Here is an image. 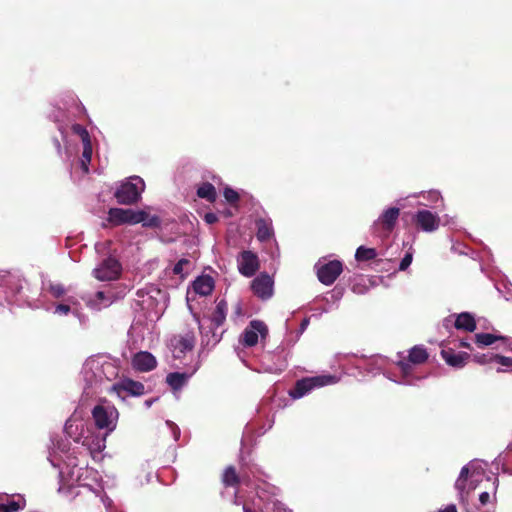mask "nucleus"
Segmentation results:
<instances>
[{
  "label": "nucleus",
  "mask_w": 512,
  "mask_h": 512,
  "mask_svg": "<svg viewBox=\"0 0 512 512\" xmlns=\"http://www.w3.org/2000/svg\"><path fill=\"white\" fill-rule=\"evenodd\" d=\"M483 463L477 460L469 462V464L462 467L460 474L455 482V489L458 492V499L461 505H465L468 492L466 491L467 480L470 474L469 489L474 490L477 483L481 481L484 475Z\"/></svg>",
  "instance_id": "f257e3e1"
},
{
  "label": "nucleus",
  "mask_w": 512,
  "mask_h": 512,
  "mask_svg": "<svg viewBox=\"0 0 512 512\" xmlns=\"http://www.w3.org/2000/svg\"><path fill=\"white\" fill-rule=\"evenodd\" d=\"M428 359V353L423 345H416L409 350L407 360H399L397 365L399 366L402 378L397 380L393 379L390 375L386 377L397 384L401 385H414L419 378H413L411 376L412 364L418 365L424 363Z\"/></svg>",
  "instance_id": "f03ea898"
},
{
  "label": "nucleus",
  "mask_w": 512,
  "mask_h": 512,
  "mask_svg": "<svg viewBox=\"0 0 512 512\" xmlns=\"http://www.w3.org/2000/svg\"><path fill=\"white\" fill-rule=\"evenodd\" d=\"M94 425L99 430H105L106 434L116 428L118 411L114 406L97 404L91 411Z\"/></svg>",
  "instance_id": "7ed1b4c3"
},
{
  "label": "nucleus",
  "mask_w": 512,
  "mask_h": 512,
  "mask_svg": "<svg viewBox=\"0 0 512 512\" xmlns=\"http://www.w3.org/2000/svg\"><path fill=\"white\" fill-rule=\"evenodd\" d=\"M337 382V378L332 375H320L303 378L298 380L295 386L290 390L289 395L293 399H299L308 394L314 388L324 387Z\"/></svg>",
  "instance_id": "20e7f679"
},
{
  "label": "nucleus",
  "mask_w": 512,
  "mask_h": 512,
  "mask_svg": "<svg viewBox=\"0 0 512 512\" xmlns=\"http://www.w3.org/2000/svg\"><path fill=\"white\" fill-rule=\"evenodd\" d=\"M400 215L398 207L385 209L371 225V233L379 238H386L395 228Z\"/></svg>",
  "instance_id": "39448f33"
},
{
  "label": "nucleus",
  "mask_w": 512,
  "mask_h": 512,
  "mask_svg": "<svg viewBox=\"0 0 512 512\" xmlns=\"http://www.w3.org/2000/svg\"><path fill=\"white\" fill-rule=\"evenodd\" d=\"M318 280L324 285H331L343 271L342 262L339 260H318L315 264Z\"/></svg>",
  "instance_id": "423d86ee"
},
{
  "label": "nucleus",
  "mask_w": 512,
  "mask_h": 512,
  "mask_svg": "<svg viewBox=\"0 0 512 512\" xmlns=\"http://www.w3.org/2000/svg\"><path fill=\"white\" fill-rule=\"evenodd\" d=\"M121 272L120 262L114 257H108L93 270V275L99 281H113L120 277Z\"/></svg>",
  "instance_id": "0eeeda50"
},
{
  "label": "nucleus",
  "mask_w": 512,
  "mask_h": 512,
  "mask_svg": "<svg viewBox=\"0 0 512 512\" xmlns=\"http://www.w3.org/2000/svg\"><path fill=\"white\" fill-rule=\"evenodd\" d=\"M153 207L145 206L143 209L134 210L130 208V225L141 224L145 228L156 229L161 226V218L156 214H151Z\"/></svg>",
  "instance_id": "6e6552de"
},
{
  "label": "nucleus",
  "mask_w": 512,
  "mask_h": 512,
  "mask_svg": "<svg viewBox=\"0 0 512 512\" xmlns=\"http://www.w3.org/2000/svg\"><path fill=\"white\" fill-rule=\"evenodd\" d=\"M259 336L265 339L268 336V327L261 320H252L241 334V342L244 346L253 347L258 343Z\"/></svg>",
  "instance_id": "1a4fd4ad"
},
{
  "label": "nucleus",
  "mask_w": 512,
  "mask_h": 512,
  "mask_svg": "<svg viewBox=\"0 0 512 512\" xmlns=\"http://www.w3.org/2000/svg\"><path fill=\"white\" fill-rule=\"evenodd\" d=\"M193 317L198 323L203 345L214 347L221 341L224 330H219L220 328H216L215 325H211L210 322H207L205 319L201 321L196 313H193Z\"/></svg>",
  "instance_id": "9d476101"
},
{
  "label": "nucleus",
  "mask_w": 512,
  "mask_h": 512,
  "mask_svg": "<svg viewBox=\"0 0 512 512\" xmlns=\"http://www.w3.org/2000/svg\"><path fill=\"white\" fill-rule=\"evenodd\" d=\"M174 358H182L187 352H191L195 346L194 333L189 331L184 335H176L170 339L169 344Z\"/></svg>",
  "instance_id": "9b49d317"
},
{
  "label": "nucleus",
  "mask_w": 512,
  "mask_h": 512,
  "mask_svg": "<svg viewBox=\"0 0 512 512\" xmlns=\"http://www.w3.org/2000/svg\"><path fill=\"white\" fill-rule=\"evenodd\" d=\"M415 225L424 232L436 231L441 223L440 217L429 210H418L412 217Z\"/></svg>",
  "instance_id": "f8f14e48"
},
{
  "label": "nucleus",
  "mask_w": 512,
  "mask_h": 512,
  "mask_svg": "<svg viewBox=\"0 0 512 512\" xmlns=\"http://www.w3.org/2000/svg\"><path fill=\"white\" fill-rule=\"evenodd\" d=\"M274 281L267 273H261L251 283L253 293L262 300H268L273 296Z\"/></svg>",
  "instance_id": "ddd939ff"
},
{
  "label": "nucleus",
  "mask_w": 512,
  "mask_h": 512,
  "mask_svg": "<svg viewBox=\"0 0 512 512\" xmlns=\"http://www.w3.org/2000/svg\"><path fill=\"white\" fill-rule=\"evenodd\" d=\"M130 364L135 371L146 373L157 367V359L148 351H139L132 356Z\"/></svg>",
  "instance_id": "4468645a"
},
{
  "label": "nucleus",
  "mask_w": 512,
  "mask_h": 512,
  "mask_svg": "<svg viewBox=\"0 0 512 512\" xmlns=\"http://www.w3.org/2000/svg\"><path fill=\"white\" fill-rule=\"evenodd\" d=\"M237 262L240 274L245 277H252L259 269L258 257L251 251L241 252Z\"/></svg>",
  "instance_id": "2eb2a0df"
},
{
  "label": "nucleus",
  "mask_w": 512,
  "mask_h": 512,
  "mask_svg": "<svg viewBox=\"0 0 512 512\" xmlns=\"http://www.w3.org/2000/svg\"><path fill=\"white\" fill-rule=\"evenodd\" d=\"M265 473L255 463H243L241 465V480L248 487H253L254 480H261Z\"/></svg>",
  "instance_id": "dca6fc26"
},
{
  "label": "nucleus",
  "mask_w": 512,
  "mask_h": 512,
  "mask_svg": "<svg viewBox=\"0 0 512 512\" xmlns=\"http://www.w3.org/2000/svg\"><path fill=\"white\" fill-rule=\"evenodd\" d=\"M145 181L137 175L130 176L129 183V201L130 205L136 204L141 200V195L145 191Z\"/></svg>",
  "instance_id": "f3484780"
},
{
  "label": "nucleus",
  "mask_w": 512,
  "mask_h": 512,
  "mask_svg": "<svg viewBox=\"0 0 512 512\" xmlns=\"http://www.w3.org/2000/svg\"><path fill=\"white\" fill-rule=\"evenodd\" d=\"M441 356L444 361L454 368H462L466 365L469 359V354L466 352L455 353L453 350H442Z\"/></svg>",
  "instance_id": "a211bd4d"
},
{
  "label": "nucleus",
  "mask_w": 512,
  "mask_h": 512,
  "mask_svg": "<svg viewBox=\"0 0 512 512\" xmlns=\"http://www.w3.org/2000/svg\"><path fill=\"white\" fill-rule=\"evenodd\" d=\"M193 290L200 296H207L212 293L214 289V280L209 275L198 276L192 283Z\"/></svg>",
  "instance_id": "6ab92c4d"
},
{
  "label": "nucleus",
  "mask_w": 512,
  "mask_h": 512,
  "mask_svg": "<svg viewBox=\"0 0 512 512\" xmlns=\"http://www.w3.org/2000/svg\"><path fill=\"white\" fill-rule=\"evenodd\" d=\"M227 308L228 305L226 300L222 299L217 302L212 315L204 319L207 320V322H210L211 325H215L216 328H220L226 320Z\"/></svg>",
  "instance_id": "aec40b11"
},
{
  "label": "nucleus",
  "mask_w": 512,
  "mask_h": 512,
  "mask_svg": "<svg viewBox=\"0 0 512 512\" xmlns=\"http://www.w3.org/2000/svg\"><path fill=\"white\" fill-rule=\"evenodd\" d=\"M382 363H383V359L381 357H375V358L361 357L360 359L357 360L356 367L360 370L367 372V373H371V374L375 375L381 371Z\"/></svg>",
  "instance_id": "412c9836"
},
{
  "label": "nucleus",
  "mask_w": 512,
  "mask_h": 512,
  "mask_svg": "<svg viewBox=\"0 0 512 512\" xmlns=\"http://www.w3.org/2000/svg\"><path fill=\"white\" fill-rule=\"evenodd\" d=\"M107 223H103V227L118 226L128 223V210L122 208H111L106 219Z\"/></svg>",
  "instance_id": "4be33fe9"
},
{
  "label": "nucleus",
  "mask_w": 512,
  "mask_h": 512,
  "mask_svg": "<svg viewBox=\"0 0 512 512\" xmlns=\"http://www.w3.org/2000/svg\"><path fill=\"white\" fill-rule=\"evenodd\" d=\"M454 328L458 330L473 332L476 329V321L473 314L469 312H462L456 315L454 320Z\"/></svg>",
  "instance_id": "5701e85b"
},
{
  "label": "nucleus",
  "mask_w": 512,
  "mask_h": 512,
  "mask_svg": "<svg viewBox=\"0 0 512 512\" xmlns=\"http://www.w3.org/2000/svg\"><path fill=\"white\" fill-rule=\"evenodd\" d=\"M156 292L155 289H139L136 292V298L134 302L142 309L149 310L154 305V296L151 294ZM159 291H157L158 293Z\"/></svg>",
  "instance_id": "b1692460"
},
{
  "label": "nucleus",
  "mask_w": 512,
  "mask_h": 512,
  "mask_svg": "<svg viewBox=\"0 0 512 512\" xmlns=\"http://www.w3.org/2000/svg\"><path fill=\"white\" fill-rule=\"evenodd\" d=\"M257 239L261 242L269 240L273 236V227L271 220L258 219L256 220Z\"/></svg>",
  "instance_id": "393cba45"
},
{
  "label": "nucleus",
  "mask_w": 512,
  "mask_h": 512,
  "mask_svg": "<svg viewBox=\"0 0 512 512\" xmlns=\"http://www.w3.org/2000/svg\"><path fill=\"white\" fill-rule=\"evenodd\" d=\"M188 380L186 373L171 372L166 377V382L173 390L181 389Z\"/></svg>",
  "instance_id": "a878e982"
},
{
  "label": "nucleus",
  "mask_w": 512,
  "mask_h": 512,
  "mask_svg": "<svg viewBox=\"0 0 512 512\" xmlns=\"http://www.w3.org/2000/svg\"><path fill=\"white\" fill-rule=\"evenodd\" d=\"M197 196L209 202H214L217 197L216 189L211 183L204 182L198 187Z\"/></svg>",
  "instance_id": "bb28decb"
},
{
  "label": "nucleus",
  "mask_w": 512,
  "mask_h": 512,
  "mask_svg": "<svg viewBox=\"0 0 512 512\" xmlns=\"http://www.w3.org/2000/svg\"><path fill=\"white\" fill-rule=\"evenodd\" d=\"M222 482L225 486L234 487L242 483L241 474L238 475L233 466H229L224 470Z\"/></svg>",
  "instance_id": "cd10ccee"
},
{
  "label": "nucleus",
  "mask_w": 512,
  "mask_h": 512,
  "mask_svg": "<svg viewBox=\"0 0 512 512\" xmlns=\"http://www.w3.org/2000/svg\"><path fill=\"white\" fill-rule=\"evenodd\" d=\"M111 298H113V295L108 288L106 291H98L95 294V300H89L88 304L96 309H100L101 303H103L104 306L111 305Z\"/></svg>",
  "instance_id": "c85d7f7f"
},
{
  "label": "nucleus",
  "mask_w": 512,
  "mask_h": 512,
  "mask_svg": "<svg viewBox=\"0 0 512 512\" xmlns=\"http://www.w3.org/2000/svg\"><path fill=\"white\" fill-rule=\"evenodd\" d=\"M377 257V251L375 248H368L365 246H359L355 253L357 261H370Z\"/></svg>",
  "instance_id": "c756f323"
},
{
  "label": "nucleus",
  "mask_w": 512,
  "mask_h": 512,
  "mask_svg": "<svg viewBox=\"0 0 512 512\" xmlns=\"http://www.w3.org/2000/svg\"><path fill=\"white\" fill-rule=\"evenodd\" d=\"M502 338L503 337H498L490 333H478L475 335V342L479 346H489L492 345L496 340Z\"/></svg>",
  "instance_id": "7c9ffc66"
},
{
  "label": "nucleus",
  "mask_w": 512,
  "mask_h": 512,
  "mask_svg": "<svg viewBox=\"0 0 512 512\" xmlns=\"http://www.w3.org/2000/svg\"><path fill=\"white\" fill-rule=\"evenodd\" d=\"M25 500L20 501H10L7 504L0 503V512H17L19 510L24 509Z\"/></svg>",
  "instance_id": "2f4dec72"
},
{
  "label": "nucleus",
  "mask_w": 512,
  "mask_h": 512,
  "mask_svg": "<svg viewBox=\"0 0 512 512\" xmlns=\"http://www.w3.org/2000/svg\"><path fill=\"white\" fill-rule=\"evenodd\" d=\"M83 143V153H82V167L85 171H88V164L92 158V145L91 140Z\"/></svg>",
  "instance_id": "473e14b6"
},
{
  "label": "nucleus",
  "mask_w": 512,
  "mask_h": 512,
  "mask_svg": "<svg viewBox=\"0 0 512 512\" xmlns=\"http://www.w3.org/2000/svg\"><path fill=\"white\" fill-rule=\"evenodd\" d=\"M112 390L122 399L125 400L128 397V379H123L119 383H115L112 386Z\"/></svg>",
  "instance_id": "72a5a7b5"
},
{
  "label": "nucleus",
  "mask_w": 512,
  "mask_h": 512,
  "mask_svg": "<svg viewBox=\"0 0 512 512\" xmlns=\"http://www.w3.org/2000/svg\"><path fill=\"white\" fill-rule=\"evenodd\" d=\"M114 196L119 204H128V182L122 183L120 188L114 193Z\"/></svg>",
  "instance_id": "f704fd0d"
},
{
  "label": "nucleus",
  "mask_w": 512,
  "mask_h": 512,
  "mask_svg": "<svg viewBox=\"0 0 512 512\" xmlns=\"http://www.w3.org/2000/svg\"><path fill=\"white\" fill-rule=\"evenodd\" d=\"M85 512H102V500L97 496H93L89 500Z\"/></svg>",
  "instance_id": "c9c22d12"
},
{
  "label": "nucleus",
  "mask_w": 512,
  "mask_h": 512,
  "mask_svg": "<svg viewBox=\"0 0 512 512\" xmlns=\"http://www.w3.org/2000/svg\"><path fill=\"white\" fill-rule=\"evenodd\" d=\"M72 131L74 134L78 135L81 138L82 142H87L91 140L88 130L81 124H74L72 126Z\"/></svg>",
  "instance_id": "e433bc0d"
},
{
  "label": "nucleus",
  "mask_w": 512,
  "mask_h": 512,
  "mask_svg": "<svg viewBox=\"0 0 512 512\" xmlns=\"http://www.w3.org/2000/svg\"><path fill=\"white\" fill-rule=\"evenodd\" d=\"M144 393V385L141 382L130 379V396H141Z\"/></svg>",
  "instance_id": "4c0bfd02"
},
{
  "label": "nucleus",
  "mask_w": 512,
  "mask_h": 512,
  "mask_svg": "<svg viewBox=\"0 0 512 512\" xmlns=\"http://www.w3.org/2000/svg\"><path fill=\"white\" fill-rule=\"evenodd\" d=\"M191 263L188 259L186 258H182L180 259L173 267V273L176 274V275H180V276H184L186 275L188 272L184 273V267L185 266H190Z\"/></svg>",
  "instance_id": "58836bf2"
},
{
  "label": "nucleus",
  "mask_w": 512,
  "mask_h": 512,
  "mask_svg": "<svg viewBox=\"0 0 512 512\" xmlns=\"http://www.w3.org/2000/svg\"><path fill=\"white\" fill-rule=\"evenodd\" d=\"M109 289L113 295V298H111L112 303L117 300L123 299L126 296V288L125 287H111Z\"/></svg>",
  "instance_id": "ea45409f"
},
{
  "label": "nucleus",
  "mask_w": 512,
  "mask_h": 512,
  "mask_svg": "<svg viewBox=\"0 0 512 512\" xmlns=\"http://www.w3.org/2000/svg\"><path fill=\"white\" fill-rule=\"evenodd\" d=\"M49 291L55 298L62 297L66 292L64 286L60 283L51 284L49 287Z\"/></svg>",
  "instance_id": "a19ab883"
},
{
  "label": "nucleus",
  "mask_w": 512,
  "mask_h": 512,
  "mask_svg": "<svg viewBox=\"0 0 512 512\" xmlns=\"http://www.w3.org/2000/svg\"><path fill=\"white\" fill-rule=\"evenodd\" d=\"M494 363L500 364L501 366L506 368H512L511 357H506L495 353Z\"/></svg>",
  "instance_id": "79ce46f5"
},
{
  "label": "nucleus",
  "mask_w": 512,
  "mask_h": 512,
  "mask_svg": "<svg viewBox=\"0 0 512 512\" xmlns=\"http://www.w3.org/2000/svg\"><path fill=\"white\" fill-rule=\"evenodd\" d=\"M224 197L229 203H236L239 200L238 193L230 187L224 189Z\"/></svg>",
  "instance_id": "37998d69"
},
{
  "label": "nucleus",
  "mask_w": 512,
  "mask_h": 512,
  "mask_svg": "<svg viewBox=\"0 0 512 512\" xmlns=\"http://www.w3.org/2000/svg\"><path fill=\"white\" fill-rule=\"evenodd\" d=\"M166 425H167L168 429L170 430L171 436L174 439V441H178L180 438V435H181L180 428L174 422H172L170 420L166 421Z\"/></svg>",
  "instance_id": "c03bdc74"
},
{
  "label": "nucleus",
  "mask_w": 512,
  "mask_h": 512,
  "mask_svg": "<svg viewBox=\"0 0 512 512\" xmlns=\"http://www.w3.org/2000/svg\"><path fill=\"white\" fill-rule=\"evenodd\" d=\"M494 357H495V353L489 352V353H486V354L475 356V360L479 364L484 365V364L494 363Z\"/></svg>",
  "instance_id": "a18cd8bd"
},
{
  "label": "nucleus",
  "mask_w": 512,
  "mask_h": 512,
  "mask_svg": "<svg viewBox=\"0 0 512 512\" xmlns=\"http://www.w3.org/2000/svg\"><path fill=\"white\" fill-rule=\"evenodd\" d=\"M412 259H413L412 253H410V252L406 253L405 256L400 261L399 270H401V271L406 270L412 263Z\"/></svg>",
  "instance_id": "49530a36"
},
{
  "label": "nucleus",
  "mask_w": 512,
  "mask_h": 512,
  "mask_svg": "<svg viewBox=\"0 0 512 512\" xmlns=\"http://www.w3.org/2000/svg\"><path fill=\"white\" fill-rule=\"evenodd\" d=\"M455 315H451V316H448L446 318H444L443 322H442V326L447 330V331H450V329L452 327H454V321H453V317Z\"/></svg>",
  "instance_id": "de8ad7c7"
},
{
  "label": "nucleus",
  "mask_w": 512,
  "mask_h": 512,
  "mask_svg": "<svg viewBox=\"0 0 512 512\" xmlns=\"http://www.w3.org/2000/svg\"><path fill=\"white\" fill-rule=\"evenodd\" d=\"M309 322H310V319L308 317H306L302 320L300 327L298 329V332H297V338H299L300 335H302L304 333V331L307 329V327L309 325Z\"/></svg>",
  "instance_id": "09e8293b"
},
{
  "label": "nucleus",
  "mask_w": 512,
  "mask_h": 512,
  "mask_svg": "<svg viewBox=\"0 0 512 512\" xmlns=\"http://www.w3.org/2000/svg\"><path fill=\"white\" fill-rule=\"evenodd\" d=\"M204 219L208 224H214L215 222H217L218 217L215 213L209 212L205 214Z\"/></svg>",
  "instance_id": "8fccbe9b"
},
{
  "label": "nucleus",
  "mask_w": 512,
  "mask_h": 512,
  "mask_svg": "<svg viewBox=\"0 0 512 512\" xmlns=\"http://www.w3.org/2000/svg\"><path fill=\"white\" fill-rule=\"evenodd\" d=\"M490 500V494L487 491L482 492L479 495V501L481 505H486Z\"/></svg>",
  "instance_id": "3c124183"
},
{
  "label": "nucleus",
  "mask_w": 512,
  "mask_h": 512,
  "mask_svg": "<svg viewBox=\"0 0 512 512\" xmlns=\"http://www.w3.org/2000/svg\"><path fill=\"white\" fill-rule=\"evenodd\" d=\"M56 311L59 313L67 314L70 311V306L66 304H59L56 307Z\"/></svg>",
  "instance_id": "603ef678"
},
{
  "label": "nucleus",
  "mask_w": 512,
  "mask_h": 512,
  "mask_svg": "<svg viewBox=\"0 0 512 512\" xmlns=\"http://www.w3.org/2000/svg\"><path fill=\"white\" fill-rule=\"evenodd\" d=\"M429 196H430V199L433 201H436L439 198H441L440 193L438 191H430Z\"/></svg>",
  "instance_id": "864d4df0"
},
{
  "label": "nucleus",
  "mask_w": 512,
  "mask_h": 512,
  "mask_svg": "<svg viewBox=\"0 0 512 512\" xmlns=\"http://www.w3.org/2000/svg\"><path fill=\"white\" fill-rule=\"evenodd\" d=\"M53 144L58 152V154H61V151H62V146H61V143L60 141L57 139V138H54L53 139Z\"/></svg>",
  "instance_id": "5fc2aeb1"
},
{
  "label": "nucleus",
  "mask_w": 512,
  "mask_h": 512,
  "mask_svg": "<svg viewBox=\"0 0 512 512\" xmlns=\"http://www.w3.org/2000/svg\"><path fill=\"white\" fill-rule=\"evenodd\" d=\"M439 512H457L456 506L451 504L448 505L445 509L439 510Z\"/></svg>",
  "instance_id": "6e6d98bb"
},
{
  "label": "nucleus",
  "mask_w": 512,
  "mask_h": 512,
  "mask_svg": "<svg viewBox=\"0 0 512 512\" xmlns=\"http://www.w3.org/2000/svg\"><path fill=\"white\" fill-rule=\"evenodd\" d=\"M158 400V397L156 398H151V399H147L145 402H144V405L145 407L148 409L152 406L153 403H155L156 401Z\"/></svg>",
  "instance_id": "4d7b16f0"
},
{
  "label": "nucleus",
  "mask_w": 512,
  "mask_h": 512,
  "mask_svg": "<svg viewBox=\"0 0 512 512\" xmlns=\"http://www.w3.org/2000/svg\"><path fill=\"white\" fill-rule=\"evenodd\" d=\"M286 368V364L284 362H282L281 366L279 368H276V369H273V368H269L268 371L270 372H282L284 369Z\"/></svg>",
  "instance_id": "13d9d810"
},
{
  "label": "nucleus",
  "mask_w": 512,
  "mask_h": 512,
  "mask_svg": "<svg viewBox=\"0 0 512 512\" xmlns=\"http://www.w3.org/2000/svg\"><path fill=\"white\" fill-rule=\"evenodd\" d=\"M104 442H105V439H104V438H103V439H101V440H98V441H97V444H96V448H95V449H96V450H101V449H103V448L105 447Z\"/></svg>",
  "instance_id": "bf43d9fd"
},
{
  "label": "nucleus",
  "mask_w": 512,
  "mask_h": 512,
  "mask_svg": "<svg viewBox=\"0 0 512 512\" xmlns=\"http://www.w3.org/2000/svg\"><path fill=\"white\" fill-rule=\"evenodd\" d=\"M332 297L336 298V299H339L342 297V291L341 290H338L337 288H335L333 290V294H332Z\"/></svg>",
  "instance_id": "052dcab7"
},
{
  "label": "nucleus",
  "mask_w": 512,
  "mask_h": 512,
  "mask_svg": "<svg viewBox=\"0 0 512 512\" xmlns=\"http://www.w3.org/2000/svg\"><path fill=\"white\" fill-rule=\"evenodd\" d=\"M498 485H499V480L497 477H494L493 478V489H494V494L496 493V490L498 488Z\"/></svg>",
  "instance_id": "680f3d73"
},
{
  "label": "nucleus",
  "mask_w": 512,
  "mask_h": 512,
  "mask_svg": "<svg viewBox=\"0 0 512 512\" xmlns=\"http://www.w3.org/2000/svg\"><path fill=\"white\" fill-rule=\"evenodd\" d=\"M243 512H256L255 510L251 509L250 507L244 505L243 506Z\"/></svg>",
  "instance_id": "e2e57ef3"
},
{
  "label": "nucleus",
  "mask_w": 512,
  "mask_h": 512,
  "mask_svg": "<svg viewBox=\"0 0 512 512\" xmlns=\"http://www.w3.org/2000/svg\"><path fill=\"white\" fill-rule=\"evenodd\" d=\"M462 506L464 507L465 512H474V511H472V510H470V509L468 508V499H467V498H466V503H465V505H462Z\"/></svg>",
  "instance_id": "0e129e2a"
},
{
  "label": "nucleus",
  "mask_w": 512,
  "mask_h": 512,
  "mask_svg": "<svg viewBox=\"0 0 512 512\" xmlns=\"http://www.w3.org/2000/svg\"><path fill=\"white\" fill-rule=\"evenodd\" d=\"M502 472L512 474V471L510 472L504 465L502 467Z\"/></svg>",
  "instance_id": "69168bd1"
},
{
  "label": "nucleus",
  "mask_w": 512,
  "mask_h": 512,
  "mask_svg": "<svg viewBox=\"0 0 512 512\" xmlns=\"http://www.w3.org/2000/svg\"><path fill=\"white\" fill-rule=\"evenodd\" d=\"M352 290H353V292H355V293H362V291H361V290H358V289H357V287H356L355 285L352 287Z\"/></svg>",
  "instance_id": "338daca9"
},
{
  "label": "nucleus",
  "mask_w": 512,
  "mask_h": 512,
  "mask_svg": "<svg viewBox=\"0 0 512 512\" xmlns=\"http://www.w3.org/2000/svg\"><path fill=\"white\" fill-rule=\"evenodd\" d=\"M461 345H462L463 347H468V346H469V344H468L467 342H464V341H463V342H461Z\"/></svg>",
  "instance_id": "774afa93"
}]
</instances>
